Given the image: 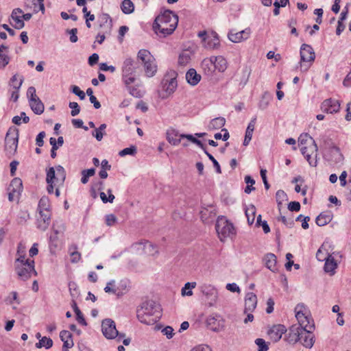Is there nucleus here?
<instances>
[{
    "label": "nucleus",
    "instance_id": "55",
    "mask_svg": "<svg viewBox=\"0 0 351 351\" xmlns=\"http://www.w3.org/2000/svg\"><path fill=\"white\" fill-rule=\"evenodd\" d=\"M69 106L71 108V114L73 117L77 115L80 112V107L77 102L72 101L69 104Z\"/></svg>",
    "mask_w": 351,
    "mask_h": 351
},
{
    "label": "nucleus",
    "instance_id": "15",
    "mask_svg": "<svg viewBox=\"0 0 351 351\" xmlns=\"http://www.w3.org/2000/svg\"><path fill=\"white\" fill-rule=\"evenodd\" d=\"M132 248L136 250L141 248L144 253L148 255H154L158 252L156 246L148 241L135 243L132 245Z\"/></svg>",
    "mask_w": 351,
    "mask_h": 351
},
{
    "label": "nucleus",
    "instance_id": "14",
    "mask_svg": "<svg viewBox=\"0 0 351 351\" xmlns=\"http://www.w3.org/2000/svg\"><path fill=\"white\" fill-rule=\"evenodd\" d=\"M321 108L324 112L332 114L339 110L340 104L338 100L330 98L322 103Z\"/></svg>",
    "mask_w": 351,
    "mask_h": 351
},
{
    "label": "nucleus",
    "instance_id": "12",
    "mask_svg": "<svg viewBox=\"0 0 351 351\" xmlns=\"http://www.w3.org/2000/svg\"><path fill=\"white\" fill-rule=\"evenodd\" d=\"M324 158L333 163L337 164L343 160V154L339 148L335 145L329 147L328 150L324 153Z\"/></svg>",
    "mask_w": 351,
    "mask_h": 351
},
{
    "label": "nucleus",
    "instance_id": "17",
    "mask_svg": "<svg viewBox=\"0 0 351 351\" xmlns=\"http://www.w3.org/2000/svg\"><path fill=\"white\" fill-rule=\"evenodd\" d=\"M257 305V297L252 292L247 293L245 298L244 313L252 312Z\"/></svg>",
    "mask_w": 351,
    "mask_h": 351
},
{
    "label": "nucleus",
    "instance_id": "38",
    "mask_svg": "<svg viewBox=\"0 0 351 351\" xmlns=\"http://www.w3.org/2000/svg\"><path fill=\"white\" fill-rule=\"evenodd\" d=\"M107 125L106 123H102L98 128H95V130L92 132V135L98 141H101L106 134L105 129Z\"/></svg>",
    "mask_w": 351,
    "mask_h": 351
},
{
    "label": "nucleus",
    "instance_id": "29",
    "mask_svg": "<svg viewBox=\"0 0 351 351\" xmlns=\"http://www.w3.org/2000/svg\"><path fill=\"white\" fill-rule=\"evenodd\" d=\"M8 191H14L18 194H21L23 191V183L19 178H14L10 182Z\"/></svg>",
    "mask_w": 351,
    "mask_h": 351
},
{
    "label": "nucleus",
    "instance_id": "13",
    "mask_svg": "<svg viewBox=\"0 0 351 351\" xmlns=\"http://www.w3.org/2000/svg\"><path fill=\"white\" fill-rule=\"evenodd\" d=\"M303 308H305V306L304 304H298L295 308V317L298 322L295 325H300L303 328H309L310 325V318H308L305 314L303 313Z\"/></svg>",
    "mask_w": 351,
    "mask_h": 351
},
{
    "label": "nucleus",
    "instance_id": "61",
    "mask_svg": "<svg viewBox=\"0 0 351 351\" xmlns=\"http://www.w3.org/2000/svg\"><path fill=\"white\" fill-rule=\"evenodd\" d=\"M300 204L299 202H296V201H294V202H291L289 204H288V209L291 211V212H293V211H295V212H298L300 210Z\"/></svg>",
    "mask_w": 351,
    "mask_h": 351
},
{
    "label": "nucleus",
    "instance_id": "35",
    "mask_svg": "<svg viewBox=\"0 0 351 351\" xmlns=\"http://www.w3.org/2000/svg\"><path fill=\"white\" fill-rule=\"evenodd\" d=\"M331 219L332 217L330 214L322 213L317 217L315 222L317 226H324L330 222Z\"/></svg>",
    "mask_w": 351,
    "mask_h": 351
},
{
    "label": "nucleus",
    "instance_id": "11",
    "mask_svg": "<svg viewBox=\"0 0 351 351\" xmlns=\"http://www.w3.org/2000/svg\"><path fill=\"white\" fill-rule=\"evenodd\" d=\"M314 324L309 326L308 328H303L301 331L302 333V339L299 341H301L302 344L307 348H311L315 343V336L313 333L314 330Z\"/></svg>",
    "mask_w": 351,
    "mask_h": 351
},
{
    "label": "nucleus",
    "instance_id": "44",
    "mask_svg": "<svg viewBox=\"0 0 351 351\" xmlns=\"http://www.w3.org/2000/svg\"><path fill=\"white\" fill-rule=\"evenodd\" d=\"M23 82V77H22L19 80V82H17L16 84H14V88H13L14 90L11 93V97H10V99L12 100H13L14 101H16L19 99V90Z\"/></svg>",
    "mask_w": 351,
    "mask_h": 351
},
{
    "label": "nucleus",
    "instance_id": "53",
    "mask_svg": "<svg viewBox=\"0 0 351 351\" xmlns=\"http://www.w3.org/2000/svg\"><path fill=\"white\" fill-rule=\"evenodd\" d=\"M255 343L258 346V351H267L269 346L263 339L258 338L255 340Z\"/></svg>",
    "mask_w": 351,
    "mask_h": 351
},
{
    "label": "nucleus",
    "instance_id": "9",
    "mask_svg": "<svg viewBox=\"0 0 351 351\" xmlns=\"http://www.w3.org/2000/svg\"><path fill=\"white\" fill-rule=\"evenodd\" d=\"M19 141V131L18 130L7 132L5 138V149L8 154L14 155L17 149Z\"/></svg>",
    "mask_w": 351,
    "mask_h": 351
},
{
    "label": "nucleus",
    "instance_id": "21",
    "mask_svg": "<svg viewBox=\"0 0 351 351\" xmlns=\"http://www.w3.org/2000/svg\"><path fill=\"white\" fill-rule=\"evenodd\" d=\"M201 68L202 69L205 75L208 76L213 75L215 71L214 62L213 61L212 56L208 58H205L201 63Z\"/></svg>",
    "mask_w": 351,
    "mask_h": 351
},
{
    "label": "nucleus",
    "instance_id": "5",
    "mask_svg": "<svg viewBox=\"0 0 351 351\" xmlns=\"http://www.w3.org/2000/svg\"><path fill=\"white\" fill-rule=\"evenodd\" d=\"M137 57L142 61L147 76H154L156 73L157 66L154 62L155 60L151 53L148 50L141 49L138 52Z\"/></svg>",
    "mask_w": 351,
    "mask_h": 351
},
{
    "label": "nucleus",
    "instance_id": "60",
    "mask_svg": "<svg viewBox=\"0 0 351 351\" xmlns=\"http://www.w3.org/2000/svg\"><path fill=\"white\" fill-rule=\"evenodd\" d=\"M128 90H129L130 94L135 97L140 98L142 97V93L138 89V87L128 86Z\"/></svg>",
    "mask_w": 351,
    "mask_h": 351
},
{
    "label": "nucleus",
    "instance_id": "18",
    "mask_svg": "<svg viewBox=\"0 0 351 351\" xmlns=\"http://www.w3.org/2000/svg\"><path fill=\"white\" fill-rule=\"evenodd\" d=\"M251 31L250 28L240 31L237 33L230 32L228 33V38L233 43H240L242 40H246L249 38Z\"/></svg>",
    "mask_w": 351,
    "mask_h": 351
},
{
    "label": "nucleus",
    "instance_id": "16",
    "mask_svg": "<svg viewBox=\"0 0 351 351\" xmlns=\"http://www.w3.org/2000/svg\"><path fill=\"white\" fill-rule=\"evenodd\" d=\"M51 211L39 212V217L36 220L37 228L45 231L51 222Z\"/></svg>",
    "mask_w": 351,
    "mask_h": 351
},
{
    "label": "nucleus",
    "instance_id": "1",
    "mask_svg": "<svg viewBox=\"0 0 351 351\" xmlns=\"http://www.w3.org/2000/svg\"><path fill=\"white\" fill-rule=\"evenodd\" d=\"M178 23V16L170 10H165L155 19L153 29L157 34L164 37L173 33Z\"/></svg>",
    "mask_w": 351,
    "mask_h": 351
},
{
    "label": "nucleus",
    "instance_id": "49",
    "mask_svg": "<svg viewBox=\"0 0 351 351\" xmlns=\"http://www.w3.org/2000/svg\"><path fill=\"white\" fill-rule=\"evenodd\" d=\"M27 97L28 98L29 103L31 101H35L36 99H39L36 95V88L34 86L28 88L27 90Z\"/></svg>",
    "mask_w": 351,
    "mask_h": 351
},
{
    "label": "nucleus",
    "instance_id": "36",
    "mask_svg": "<svg viewBox=\"0 0 351 351\" xmlns=\"http://www.w3.org/2000/svg\"><path fill=\"white\" fill-rule=\"evenodd\" d=\"M38 212L50 211L49 199L47 196L40 198L38 205Z\"/></svg>",
    "mask_w": 351,
    "mask_h": 351
},
{
    "label": "nucleus",
    "instance_id": "40",
    "mask_svg": "<svg viewBox=\"0 0 351 351\" xmlns=\"http://www.w3.org/2000/svg\"><path fill=\"white\" fill-rule=\"evenodd\" d=\"M121 8L124 14H129L134 12V5L131 0H123Z\"/></svg>",
    "mask_w": 351,
    "mask_h": 351
},
{
    "label": "nucleus",
    "instance_id": "26",
    "mask_svg": "<svg viewBox=\"0 0 351 351\" xmlns=\"http://www.w3.org/2000/svg\"><path fill=\"white\" fill-rule=\"evenodd\" d=\"M186 79L189 84L195 86L199 82L201 75L196 72L195 69H190L186 73Z\"/></svg>",
    "mask_w": 351,
    "mask_h": 351
},
{
    "label": "nucleus",
    "instance_id": "46",
    "mask_svg": "<svg viewBox=\"0 0 351 351\" xmlns=\"http://www.w3.org/2000/svg\"><path fill=\"white\" fill-rule=\"evenodd\" d=\"M196 286V282H186L184 287L182 289V294L183 295L191 296L193 295L192 289L195 288Z\"/></svg>",
    "mask_w": 351,
    "mask_h": 351
},
{
    "label": "nucleus",
    "instance_id": "27",
    "mask_svg": "<svg viewBox=\"0 0 351 351\" xmlns=\"http://www.w3.org/2000/svg\"><path fill=\"white\" fill-rule=\"evenodd\" d=\"M212 58L214 62L215 70L217 69L219 72H223L227 69V61L223 56H212Z\"/></svg>",
    "mask_w": 351,
    "mask_h": 351
},
{
    "label": "nucleus",
    "instance_id": "34",
    "mask_svg": "<svg viewBox=\"0 0 351 351\" xmlns=\"http://www.w3.org/2000/svg\"><path fill=\"white\" fill-rule=\"evenodd\" d=\"M167 139L173 145H178L181 141L180 136L176 130L168 131L167 132Z\"/></svg>",
    "mask_w": 351,
    "mask_h": 351
},
{
    "label": "nucleus",
    "instance_id": "59",
    "mask_svg": "<svg viewBox=\"0 0 351 351\" xmlns=\"http://www.w3.org/2000/svg\"><path fill=\"white\" fill-rule=\"evenodd\" d=\"M66 33L70 34L69 40L71 43H75L78 40V38L77 36V29L73 28L71 29H67Z\"/></svg>",
    "mask_w": 351,
    "mask_h": 351
},
{
    "label": "nucleus",
    "instance_id": "8",
    "mask_svg": "<svg viewBox=\"0 0 351 351\" xmlns=\"http://www.w3.org/2000/svg\"><path fill=\"white\" fill-rule=\"evenodd\" d=\"M14 270L18 276V278L23 281L28 280L31 278L32 275H37V272L34 268V261L31 263H26V264L14 267Z\"/></svg>",
    "mask_w": 351,
    "mask_h": 351
},
{
    "label": "nucleus",
    "instance_id": "19",
    "mask_svg": "<svg viewBox=\"0 0 351 351\" xmlns=\"http://www.w3.org/2000/svg\"><path fill=\"white\" fill-rule=\"evenodd\" d=\"M287 332V328L284 325L278 324L274 326L269 331L270 338L275 342L279 341L282 335Z\"/></svg>",
    "mask_w": 351,
    "mask_h": 351
},
{
    "label": "nucleus",
    "instance_id": "20",
    "mask_svg": "<svg viewBox=\"0 0 351 351\" xmlns=\"http://www.w3.org/2000/svg\"><path fill=\"white\" fill-rule=\"evenodd\" d=\"M263 261L265 263V267L270 271L272 272H276L278 271V267L276 265L277 258L274 254L268 253L265 254L263 258Z\"/></svg>",
    "mask_w": 351,
    "mask_h": 351
},
{
    "label": "nucleus",
    "instance_id": "10",
    "mask_svg": "<svg viewBox=\"0 0 351 351\" xmlns=\"http://www.w3.org/2000/svg\"><path fill=\"white\" fill-rule=\"evenodd\" d=\"M302 327L300 325L293 324L289 328V332L285 337V340L291 344H295L302 339L301 332Z\"/></svg>",
    "mask_w": 351,
    "mask_h": 351
},
{
    "label": "nucleus",
    "instance_id": "52",
    "mask_svg": "<svg viewBox=\"0 0 351 351\" xmlns=\"http://www.w3.org/2000/svg\"><path fill=\"white\" fill-rule=\"evenodd\" d=\"M136 153V147L134 145H132L130 147H126L123 149H122L119 152V156H125L126 155H134Z\"/></svg>",
    "mask_w": 351,
    "mask_h": 351
},
{
    "label": "nucleus",
    "instance_id": "22",
    "mask_svg": "<svg viewBox=\"0 0 351 351\" xmlns=\"http://www.w3.org/2000/svg\"><path fill=\"white\" fill-rule=\"evenodd\" d=\"M311 154H306L305 158L308 162L309 165L311 167H316L317 165V145L315 143V141H313L312 143V146L310 147Z\"/></svg>",
    "mask_w": 351,
    "mask_h": 351
},
{
    "label": "nucleus",
    "instance_id": "6",
    "mask_svg": "<svg viewBox=\"0 0 351 351\" xmlns=\"http://www.w3.org/2000/svg\"><path fill=\"white\" fill-rule=\"evenodd\" d=\"M101 331L104 337L109 339L117 337V341H120L122 338L125 337L124 333L118 332L116 328L115 322L111 319H105L102 321Z\"/></svg>",
    "mask_w": 351,
    "mask_h": 351
},
{
    "label": "nucleus",
    "instance_id": "54",
    "mask_svg": "<svg viewBox=\"0 0 351 351\" xmlns=\"http://www.w3.org/2000/svg\"><path fill=\"white\" fill-rule=\"evenodd\" d=\"M29 219V214L26 210H21L19 212L17 217L19 223H24Z\"/></svg>",
    "mask_w": 351,
    "mask_h": 351
},
{
    "label": "nucleus",
    "instance_id": "33",
    "mask_svg": "<svg viewBox=\"0 0 351 351\" xmlns=\"http://www.w3.org/2000/svg\"><path fill=\"white\" fill-rule=\"evenodd\" d=\"M32 110L36 114H41L44 112V104L40 99H36L35 101L29 103Z\"/></svg>",
    "mask_w": 351,
    "mask_h": 351
},
{
    "label": "nucleus",
    "instance_id": "2",
    "mask_svg": "<svg viewBox=\"0 0 351 351\" xmlns=\"http://www.w3.org/2000/svg\"><path fill=\"white\" fill-rule=\"evenodd\" d=\"M160 306L152 300L144 301L137 311L138 320L147 325L154 324L160 319Z\"/></svg>",
    "mask_w": 351,
    "mask_h": 351
},
{
    "label": "nucleus",
    "instance_id": "32",
    "mask_svg": "<svg viewBox=\"0 0 351 351\" xmlns=\"http://www.w3.org/2000/svg\"><path fill=\"white\" fill-rule=\"evenodd\" d=\"M226 123V119L223 117H219L215 119H213L209 124L208 129L210 130H218L224 126Z\"/></svg>",
    "mask_w": 351,
    "mask_h": 351
},
{
    "label": "nucleus",
    "instance_id": "3",
    "mask_svg": "<svg viewBox=\"0 0 351 351\" xmlns=\"http://www.w3.org/2000/svg\"><path fill=\"white\" fill-rule=\"evenodd\" d=\"M215 229L221 241H224L226 239L235 234V229L233 224L223 217H218L215 224Z\"/></svg>",
    "mask_w": 351,
    "mask_h": 351
},
{
    "label": "nucleus",
    "instance_id": "39",
    "mask_svg": "<svg viewBox=\"0 0 351 351\" xmlns=\"http://www.w3.org/2000/svg\"><path fill=\"white\" fill-rule=\"evenodd\" d=\"M69 251L71 257V263H76L79 262L81 258V254L77 252V246L76 245H72L69 247Z\"/></svg>",
    "mask_w": 351,
    "mask_h": 351
},
{
    "label": "nucleus",
    "instance_id": "57",
    "mask_svg": "<svg viewBox=\"0 0 351 351\" xmlns=\"http://www.w3.org/2000/svg\"><path fill=\"white\" fill-rule=\"evenodd\" d=\"M6 301L10 304H12L15 302L17 304H20V301L18 298V293L16 291H12L10 295L7 298Z\"/></svg>",
    "mask_w": 351,
    "mask_h": 351
},
{
    "label": "nucleus",
    "instance_id": "48",
    "mask_svg": "<svg viewBox=\"0 0 351 351\" xmlns=\"http://www.w3.org/2000/svg\"><path fill=\"white\" fill-rule=\"evenodd\" d=\"M201 291L202 293L206 296L208 295H213L217 293L216 290L215 288L211 285H204L201 287Z\"/></svg>",
    "mask_w": 351,
    "mask_h": 351
},
{
    "label": "nucleus",
    "instance_id": "62",
    "mask_svg": "<svg viewBox=\"0 0 351 351\" xmlns=\"http://www.w3.org/2000/svg\"><path fill=\"white\" fill-rule=\"evenodd\" d=\"M117 222V217L113 214H109L106 216V223L108 226H113Z\"/></svg>",
    "mask_w": 351,
    "mask_h": 351
},
{
    "label": "nucleus",
    "instance_id": "51",
    "mask_svg": "<svg viewBox=\"0 0 351 351\" xmlns=\"http://www.w3.org/2000/svg\"><path fill=\"white\" fill-rule=\"evenodd\" d=\"M56 170L53 167H50L47 170L46 182L47 183L54 182L56 180Z\"/></svg>",
    "mask_w": 351,
    "mask_h": 351
},
{
    "label": "nucleus",
    "instance_id": "42",
    "mask_svg": "<svg viewBox=\"0 0 351 351\" xmlns=\"http://www.w3.org/2000/svg\"><path fill=\"white\" fill-rule=\"evenodd\" d=\"M330 256H329L326 259V263L324 265V271L327 273H332V274H334V271L337 267V263H335L333 258H330Z\"/></svg>",
    "mask_w": 351,
    "mask_h": 351
},
{
    "label": "nucleus",
    "instance_id": "45",
    "mask_svg": "<svg viewBox=\"0 0 351 351\" xmlns=\"http://www.w3.org/2000/svg\"><path fill=\"white\" fill-rule=\"evenodd\" d=\"M276 199L278 208L280 209V207L282 204V202L287 201L288 197L287 193L284 191L278 190L276 193Z\"/></svg>",
    "mask_w": 351,
    "mask_h": 351
},
{
    "label": "nucleus",
    "instance_id": "23",
    "mask_svg": "<svg viewBox=\"0 0 351 351\" xmlns=\"http://www.w3.org/2000/svg\"><path fill=\"white\" fill-rule=\"evenodd\" d=\"M60 338L63 342L62 348H71L74 346L72 334L69 331L62 330L60 333Z\"/></svg>",
    "mask_w": 351,
    "mask_h": 351
},
{
    "label": "nucleus",
    "instance_id": "7",
    "mask_svg": "<svg viewBox=\"0 0 351 351\" xmlns=\"http://www.w3.org/2000/svg\"><path fill=\"white\" fill-rule=\"evenodd\" d=\"M161 84L162 92L160 94V97L162 99H165L173 93L177 88L178 84L175 73L173 75H165Z\"/></svg>",
    "mask_w": 351,
    "mask_h": 351
},
{
    "label": "nucleus",
    "instance_id": "50",
    "mask_svg": "<svg viewBox=\"0 0 351 351\" xmlns=\"http://www.w3.org/2000/svg\"><path fill=\"white\" fill-rule=\"evenodd\" d=\"M18 257L16 258L14 261V267L19 266L21 265H25L26 263H31L33 260H30L29 258H25L26 254H16Z\"/></svg>",
    "mask_w": 351,
    "mask_h": 351
},
{
    "label": "nucleus",
    "instance_id": "31",
    "mask_svg": "<svg viewBox=\"0 0 351 351\" xmlns=\"http://www.w3.org/2000/svg\"><path fill=\"white\" fill-rule=\"evenodd\" d=\"M8 47L5 45L2 44L0 45V66L2 68H5L10 62V58L4 51H7Z\"/></svg>",
    "mask_w": 351,
    "mask_h": 351
},
{
    "label": "nucleus",
    "instance_id": "30",
    "mask_svg": "<svg viewBox=\"0 0 351 351\" xmlns=\"http://www.w3.org/2000/svg\"><path fill=\"white\" fill-rule=\"evenodd\" d=\"M129 290V281L126 279L121 280L115 288L116 295L120 297Z\"/></svg>",
    "mask_w": 351,
    "mask_h": 351
},
{
    "label": "nucleus",
    "instance_id": "64",
    "mask_svg": "<svg viewBox=\"0 0 351 351\" xmlns=\"http://www.w3.org/2000/svg\"><path fill=\"white\" fill-rule=\"evenodd\" d=\"M191 351H212V350L208 346L200 345L193 348Z\"/></svg>",
    "mask_w": 351,
    "mask_h": 351
},
{
    "label": "nucleus",
    "instance_id": "58",
    "mask_svg": "<svg viewBox=\"0 0 351 351\" xmlns=\"http://www.w3.org/2000/svg\"><path fill=\"white\" fill-rule=\"evenodd\" d=\"M71 91L73 94L76 95L80 97V99L83 100L86 97V95L84 91L81 90L80 88L75 85L71 86Z\"/></svg>",
    "mask_w": 351,
    "mask_h": 351
},
{
    "label": "nucleus",
    "instance_id": "4",
    "mask_svg": "<svg viewBox=\"0 0 351 351\" xmlns=\"http://www.w3.org/2000/svg\"><path fill=\"white\" fill-rule=\"evenodd\" d=\"M300 69L306 71L311 66L315 58V53L313 47L307 44H302L300 47Z\"/></svg>",
    "mask_w": 351,
    "mask_h": 351
},
{
    "label": "nucleus",
    "instance_id": "25",
    "mask_svg": "<svg viewBox=\"0 0 351 351\" xmlns=\"http://www.w3.org/2000/svg\"><path fill=\"white\" fill-rule=\"evenodd\" d=\"M135 71V68L134 66V60L131 58H126L122 66V76L130 75V74L134 73Z\"/></svg>",
    "mask_w": 351,
    "mask_h": 351
},
{
    "label": "nucleus",
    "instance_id": "41",
    "mask_svg": "<svg viewBox=\"0 0 351 351\" xmlns=\"http://www.w3.org/2000/svg\"><path fill=\"white\" fill-rule=\"evenodd\" d=\"M191 60V52L189 51H183L179 56L178 64L182 66L187 65Z\"/></svg>",
    "mask_w": 351,
    "mask_h": 351
},
{
    "label": "nucleus",
    "instance_id": "28",
    "mask_svg": "<svg viewBox=\"0 0 351 351\" xmlns=\"http://www.w3.org/2000/svg\"><path fill=\"white\" fill-rule=\"evenodd\" d=\"M204 47L208 49H217L219 46V40L217 34L215 32H213L211 36H208Z\"/></svg>",
    "mask_w": 351,
    "mask_h": 351
},
{
    "label": "nucleus",
    "instance_id": "63",
    "mask_svg": "<svg viewBox=\"0 0 351 351\" xmlns=\"http://www.w3.org/2000/svg\"><path fill=\"white\" fill-rule=\"evenodd\" d=\"M162 332L167 339H171L173 336V329L171 326H166L162 330Z\"/></svg>",
    "mask_w": 351,
    "mask_h": 351
},
{
    "label": "nucleus",
    "instance_id": "56",
    "mask_svg": "<svg viewBox=\"0 0 351 351\" xmlns=\"http://www.w3.org/2000/svg\"><path fill=\"white\" fill-rule=\"evenodd\" d=\"M14 22V23H11V25L15 28V29H22L25 26V23L21 17L19 16V17H15V19H12Z\"/></svg>",
    "mask_w": 351,
    "mask_h": 351
},
{
    "label": "nucleus",
    "instance_id": "47",
    "mask_svg": "<svg viewBox=\"0 0 351 351\" xmlns=\"http://www.w3.org/2000/svg\"><path fill=\"white\" fill-rule=\"evenodd\" d=\"M56 172H57V178H56V181L58 182L60 181V184H62L66 178V172H65V170L64 169L60 166V165H58L56 167Z\"/></svg>",
    "mask_w": 351,
    "mask_h": 351
},
{
    "label": "nucleus",
    "instance_id": "24",
    "mask_svg": "<svg viewBox=\"0 0 351 351\" xmlns=\"http://www.w3.org/2000/svg\"><path fill=\"white\" fill-rule=\"evenodd\" d=\"M256 121V117L252 119V120L250 121V122L249 123V124L247 127V129L245 131V138H244L243 143L244 146H247L249 145L250 141L252 140L253 132L255 128Z\"/></svg>",
    "mask_w": 351,
    "mask_h": 351
},
{
    "label": "nucleus",
    "instance_id": "43",
    "mask_svg": "<svg viewBox=\"0 0 351 351\" xmlns=\"http://www.w3.org/2000/svg\"><path fill=\"white\" fill-rule=\"evenodd\" d=\"M53 346V341L51 338H48L47 337H42L38 343H36V347L37 348H41L42 347H45L46 349H49L51 348Z\"/></svg>",
    "mask_w": 351,
    "mask_h": 351
},
{
    "label": "nucleus",
    "instance_id": "37",
    "mask_svg": "<svg viewBox=\"0 0 351 351\" xmlns=\"http://www.w3.org/2000/svg\"><path fill=\"white\" fill-rule=\"evenodd\" d=\"M245 214L247 219V223L252 225L255 219L256 208L254 205L251 204L249 207L245 209Z\"/></svg>",
    "mask_w": 351,
    "mask_h": 351
}]
</instances>
